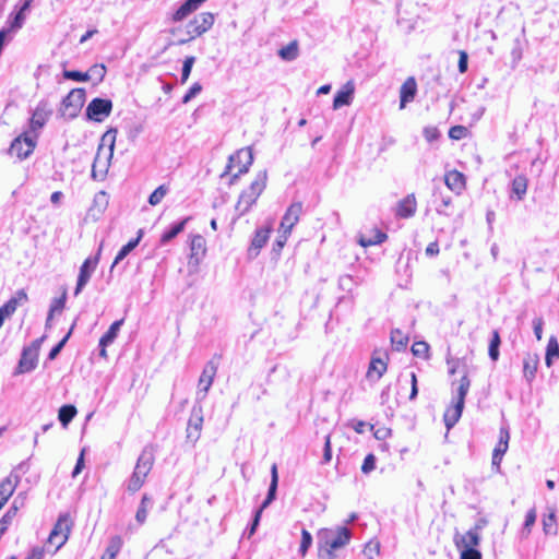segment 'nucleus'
<instances>
[{"label": "nucleus", "instance_id": "f257e3e1", "mask_svg": "<svg viewBox=\"0 0 559 559\" xmlns=\"http://www.w3.org/2000/svg\"><path fill=\"white\" fill-rule=\"evenodd\" d=\"M117 130L109 129L103 136L98 146L94 163L92 165V177L103 179L109 168L110 159L114 155Z\"/></svg>", "mask_w": 559, "mask_h": 559}, {"label": "nucleus", "instance_id": "f03ea898", "mask_svg": "<svg viewBox=\"0 0 559 559\" xmlns=\"http://www.w3.org/2000/svg\"><path fill=\"white\" fill-rule=\"evenodd\" d=\"M154 465V453L150 447H145L135 463L132 475L127 481V490L131 493L139 491L145 483L146 476Z\"/></svg>", "mask_w": 559, "mask_h": 559}, {"label": "nucleus", "instance_id": "7ed1b4c3", "mask_svg": "<svg viewBox=\"0 0 559 559\" xmlns=\"http://www.w3.org/2000/svg\"><path fill=\"white\" fill-rule=\"evenodd\" d=\"M267 171L261 170L257 174L254 180L251 182L248 189L243 190L236 204V211L239 216L248 213L252 205L257 202L266 187Z\"/></svg>", "mask_w": 559, "mask_h": 559}, {"label": "nucleus", "instance_id": "20e7f679", "mask_svg": "<svg viewBox=\"0 0 559 559\" xmlns=\"http://www.w3.org/2000/svg\"><path fill=\"white\" fill-rule=\"evenodd\" d=\"M318 545H325L330 549L336 550L346 546L350 538L352 532L345 526L336 528H322L318 532Z\"/></svg>", "mask_w": 559, "mask_h": 559}, {"label": "nucleus", "instance_id": "39448f33", "mask_svg": "<svg viewBox=\"0 0 559 559\" xmlns=\"http://www.w3.org/2000/svg\"><path fill=\"white\" fill-rule=\"evenodd\" d=\"M253 163V153L250 147L241 148L236 154L230 155L228 158V163L226 165L225 171L222 176H226L231 173L234 167H238L236 174H234L230 178L229 183L234 185L236 180L243 174L249 171L250 166Z\"/></svg>", "mask_w": 559, "mask_h": 559}, {"label": "nucleus", "instance_id": "423d86ee", "mask_svg": "<svg viewBox=\"0 0 559 559\" xmlns=\"http://www.w3.org/2000/svg\"><path fill=\"white\" fill-rule=\"evenodd\" d=\"M218 365L219 356L216 355L205 364L198 383V391L195 397L198 404L205 400L213 384L214 378L218 369Z\"/></svg>", "mask_w": 559, "mask_h": 559}, {"label": "nucleus", "instance_id": "0eeeda50", "mask_svg": "<svg viewBox=\"0 0 559 559\" xmlns=\"http://www.w3.org/2000/svg\"><path fill=\"white\" fill-rule=\"evenodd\" d=\"M214 24V14L211 12H202L190 21L186 26L187 37L179 40V44H187L198 36L207 32Z\"/></svg>", "mask_w": 559, "mask_h": 559}, {"label": "nucleus", "instance_id": "6e6552de", "mask_svg": "<svg viewBox=\"0 0 559 559\" xmlns=\"http://www.w3.org/2000/svg\"><path fill=\"white\" fill-rule=\"evenodd\" d=\"M85 102V90L73 88L62 100L60 115L66 119L75 118Z\"/></svg>", "mask_w": 559, "mask_h": 559}, {"label": "nucleus", "instance_id": "1a4fd4ad", "mask_svg": "<svg viewBox=\"0 0 559 559\" xmlns=\"http://www.w3.org/2000/svg\"><path fill=\"white\" fill-rule=\"evenodd\" d=\"M37 138V134L24 132L12 141L9 147V154L16 156L20 160L27 158L36 146Z\"/></svg>", "mask_w": 559, "mask_h": 559}, {"label": "nucleus", "instance_id": "9d476101", "mask_svg": "<svg viewBox=\"0 0 559 559\" xmlns=\"http://www.w3.org/2000/svg\"><path fill=\"white\" fill-rule=\"evenodd\" d=\"M112 110V102L107 98H94L87 105L85 115L88 120L102 122Z\"/></svg>", "mask_w": 559, "mask_h": 559}, {"label": "nucleus", "instance_id": "9b49d317", "mask_svg": "<svg viewBox=\"0 0 559 559\" xmlns=\"http://www.w3.org/2000/svg\"><path fill=\"white\" fill-rule=\"evenodd\" d=\"M40 340H35L31 346L25 347L22 352L21 359L17 366V373H25L34 370L37 365L38 350Z\"/></svg>", "mask_w": 559, "mask_h": 559}, {"label": "nucleus", "instance_id": "f8f14e48", "mask_svg": "<svg viewBox=\"0 0 559 559\" xmlns=\"http://www.w3.org/2000/svg\"><path fill=\"white\" fill-rule=\"evenodd\" d=\"M302 209L301 202H294L288 206L280 226L281 230H284V234L292 233L293 227L299 222Z\"/></svg>", "mask_w": 559, "mask_h": 559}, {"label": "nucleus", "instance_id": "ddd939ff", "mask_svg": "<svg viewBox=\"0 0 559 559\" xmlns=\"http://www.w3.org/2000/svg\"><path fill=\"white\" fill-rule=\"evenodd\" d=\"M509 440H510L509 428L506 426H502L499 430V441L492 452L491 464L497 469L500 468V463L502 461V457L506 454V452L508 451Z\"/></svg>", "mask_w": 559, "mask_h": 559}, {"label": "nucleus", "instance_id": "4468645a", "mask_svg": "<svg viewBox=\"0 0 559 559\" xmlns=\"http://www.w3.org/2000/svg\"><path fill=\"white\" fill-rule=\"evenodd\" d=\"M483 528V525L476 524L473 528L467 531L464 535L455 537L456 547L462 549H476V547L480 543L479 532Z\"/></svg>", "mask_w": 559, "mask_h": 559}, {"label": "nucleus", "instance_id": "2eb2a0df", "mask_svg": "<svg viewBox=\"0 0 559 559\" xmlns=\"http://www.w3.org/2000/svg\"><path fill=\"white\" fill-rule=\"evenodd\" d=\"M98 263V259L97 258H87L83 264L81 265L80 267V272H79V276H78V282H76V287L74 289V296H78L82 290L83 288L85 287V285L88 283L96 265Z\"/></svg>", "mask_w": 559, "mask_h": 559}, {"label": "nucleus", "instance_id": "dca6fc26", "mask_svg": "<svg viewBox=\"0 0 559 559\" xmlns=\"http://www.w3.org/2000/svg\"><path fill=\"white\" fill-rule=\"evenodd\" d=\"M417 211V201L414 193L407 194L399 201L395 209V216L400 218H409Z\"/></svg>", "mask_w": 559, "mask_h": 559}, {"label": "nucleus", "instance_id": "f3484780", "mask_svg": "<svg viewBox=\"0 0 559 559\" xmlns=\"http://www.w3.org/2000/svg\"><path fill=\"white\" fill-rule=\"evenodd\" d=\"M19 483L20 476L13 472L0 483V510L13 495Z\"/></svg>", "mask_w": 559, "mask_h": 559}, {"label": "nucleus", "instance_id": "a211bd4d", "mask_svg": "<svg viewBox=\"0 0 559 559\" xmlns=\"http://www.w3.org/2000/svg\"><path fill=\"white\" fill-rule=\"evenodd\" d=\"M271 227H262L255 230V234L251 240V246L248 249L249 258H255L260 253V250L265 246L270 237Z\"/></svg>", "mask_w": 559, "mask_h": 559}, {"label": "nucleus", "instance_id": "6ab92c4d", "mask_svg": "<svg viewBox=\"0 0 559 559\" xmlns=\"http://www.w3.org/2000/svg\"><path fill=\"white\" fill-rule=\"evenodd\" d=\"M123 324V320H117L115 321L108 329V331L100 337L99 340V356L106 358L107 352L106 348L110 344L115 342V340L118 336V333Z\"/></svg>", "mask_w": 559, "mask_h": 559}, {"label": "nucleus", "instance_id": "aec40b11", "mask_svg": "<svg viewBox=\"0 0 559 559\" xmlns=\"http://www.w3.org/2000/svg\"><path fill=\"white\" fill-rule=\"evenodd\" d=\"M417 94V83L415 78L409 76L400 88V108L404 109L406 105L414 100Z\"/></svg>", "mask_w": 559, "mask_h": 559}, {"label": "nucleus", "instance_id": "412c9836", "mask_svg": "<svg viewBox=\"0 0 559 559\" xmlns=\"http://www.w3.org/2000/svg\"><path fill=\"white\" fill-rule=\"evenodd\" d=\"M203 424L202 407L201 405H194L192 408V416L188 423V438L194 441L199 439L200 431Z\"/></svg>", "mask_w": 559, "mask_h": 559}, {"label": "nucleus", "instance_id": "4be33fe9", "mask_svg": "<svg viewBox=\"0 0 559 559\" xmlns=\"http://www.w3.org/2000/svg\"><path fill=\"white\" fill-rule=\"evenodd\" d=\"M354 91V84L352 82H347L340 91L336 92L333 99V108L338 109L343 106L350 105L353 102Z\"/></svg>", "mask_w": 559, "mask_h": 559}, {"label": "nucleus", "instance_id": "5701e85b", "mask_svg": "<svg viewBox=\"0 0 559 559\" xmlns=\"http://www.w3.org/2000/svg\"><path fill=\"white\" fill-rule=\"evenodd\" d=\"M190 251L189 263L199 264L206 252L205 239L201 235H195L191 238Z\"/></svg>", "mask_w": 559, "mask_h": 559}, {"label": "nucleus", "instance_id": "b1692460", "mask_svg": "<svg viewBox=\"0 0 559 559\" xmlns=\"http://www.w3.org/2000/svg\"><path fill=\"white\" fill-rule=\"evenodd\" d=\"M444 182L447 187L456 194H461L465 189V177L457 170L448 171L444 176Z\"/></svg>", "mask_w": 559, "mask_h": 559}, {"label": "nucleus", "instance_id": "393cba45", "mask_svg": "<svg viewBox=\"0 0 559 559\" xmlns=\"http://www.w3.org/2000/svg\"><path fill=\"white\" fill-rule=\"evenodd\" d=\"M33 2L34 0H21L16 4L17 12L14 14L11 21L12 28L19 29L23 26L26 19V14L29 11Z\"/></svg>", "mask_w": 559, "mask_h": 559}, {"label": "nucleus", "instance_id": "a878e982", "mask_svg": "<svg viewBox=\"0 0 559 559\" xmlns=\"http://www.w3.org/2000/svg\"><path fill=\"white\" fill-rule=\"evenodd\" d=\"M528 180L525 175H518L511 182V197L522 201L527 192Z\"/></svg>", "mask_w": 559, "mask_h": 559}, {"label": "nucleus", "instance_id": "bb28decb", "mask_svg": "<svg viewBox=\"0 0 559 559\" xmlns=\"http://www.w3.org/2000/svg\"><path fill=\"white\" fill-rule=\"evenodd\" d=\"M539 357L537 354H527L523 359V376L531 383L536 374Z\"/></svg>", "mask_w": 559, "mask_h": 559}, {"label": "nucleus", "instance_id": "cd10ccee", "mask_svg": "<svg viewBox=\"0 0 559 559\" xmlns=\"http://www.w3.org/2000/svg\"><path fill=\"white\" fill-rule=\"evenodd\" d=\"M277 485H278L277 465L273 464L272 467H271V483H270V487H269V490H267L266 498L264 499V501L260 506L261 510L266 509L273 502V500L276 498Z\"/></svg>", "mask_w": 559, "mask_h": 559}, {"label": "nucleus", "instance_id": "c85d7f7f", "mask_svg": "<svg viewBox=\"0 0 559 559\" xmlns=\"http://www.w3.org/2000/svg\"><path fill=\"white\" fill-rule=\"evenodd\" d=\"M385 371L386 362L379 357H372L367 371V378L371 381H378Z\"/></svg>", "mask_w": 559, "mask_h": 559}, {"label": "nucleus", "instance_id": "c756f323", "mask_svg": "<svg viewBox=\"0 0 559 559\" xmlns=\"http://www.w3.org/2000/svg\"><path fill=\"white\" fill-rule=\"evenodd\" d=\"M190 217H186L177 223H174L168 229H166L160 236L159 243L162 246L171 241L175 237H177L186 227V224Z\"/></svg>", "mask_w": 559, "mask_h": 559}, {"label": "nucleus", "instance_id": "7c9ffc66", "mask_svg": "<svg viewBox=\"0 0 559 559\" xmlns=\"http://www.w3.org/2000/svg\"><path fill=\"white\" fill-rule=\"evenodd\" d=\"M463 408L464 405L454 402L453 406L445 411L443 415V420L448 430L454 427L455 424L459 421V419L462 416Z\"/></svg>", "mask_w": 559, "mask_h": 559}, {"label": "nucleus", "instance_id": "2f4dec72", "mask_svg": "<svg viewBox=\"0 0 559 559\" xmlns=\"http://www.w3.org/2000/svg\"><path fill=\"white\" fill-rule=\"evenodd\" d=\"M436 211L440 215L451 216L452 213L448 209L452 205V198L450 195H443L442 192L437 189L433 191Z\"/></svg>", "mask_w": 559, "mask_h": 559}, {"label": "nucleus", "instance_id": "473e14b6", "mask_svg": "<svg viewBox=\"0 0 559 559\" xmlns=\"http://www.w3.org/2000/svg\"><path fill=\"white\" fill-rule=\"evenodd\" d=\"M143 236L142 229L139 230L138 237L134 239H131L128 243H126L117 253L114 263L111 265V270L119 264L120 261H122L140 242L141 238Z\"/></svg>", "mask_w": 559, "mask_h": 559}, {"label": "nucleus", "instance_id": "72a5a7b5", "mask_svg": "<svg viewBox=\"0 0 559 559\" xmlns=\"http://www.w3.org/2000/svg\"><path fill=\"white\" fill-rule=\"evenodd\" d=\"M122 547V539L120 536L116 535L109 539V543L105 549L104 555L100 559H116L117 555L120 552Z\"/></svg>", "mask_w": 559, "mask_h": 559}, {"label": "nucleus", "instance_id": "f704fd0d", "mask_svg": "<svg viewBox=\"0 0 559 559\" xmlns=\"http://www.w3.org/2000/svg\"><path fill=\"white\" fill-rule=\"evenodd\" d=\"M47 121V116L44 110L36 109L29 120V133L37 134L38 130H40Z\"/></svg>", "mask_w": 559, "mask_h": 559}, {"label": "nucleus", "instance_id": "c9c22d12", "mask_svg": "<svg viewBox=\"0 0 559 559\" xmlns=\"http://www.w3.org/2000/svg\"><path fill=\"white\" fill-rule=\"evenodd\" d=\"M152 504H153V501H152L151 497H148L146 493L143 495L140 506L135 513V520L140 525H142L146 521L147 513H148V510L152 507Z\"/></svg>", "mask_w": 559, "mask_h": 559}, {"label": "nucleus", "instance_id": "e433bc0d", "mask_svg": "<svg viewBox=\"0 0 559 559\" xmlns=\"http://www.w3.org/2000/svg\"><path fill=\"white\" fill-rule=\"evenodd\" d=\"M278 56L285 61L296 60L299 56L298 43L293 40L287 46L282 47L278 50Z\"/></svg>", "mask_w": 559, "mask_h": 559}, {"label": "nucleus", "instance_id": "4c0bfd02", "mask_svg": "<svg viewBox=\"0 0 559 559\" xmlns=\"http://www.w3.org/2000/svg\"><path fill=\"white\" fill-rule=\"evenodd\" d=\"M66 300H67V290L63 289V292H62L60 297L52 299V301L50 304V308H49V312H48L46 324L49 323V321L52 319V317L56 313H61L62 312V310L64 309V306H66Z\"/></svg>", "mask_w": 559, "mask_h": 559}, {"label": "nucleus", "instance_id": "58836bf2", "mask_svg": "<svg viewBox=\"0 0 559 559\" xmlns=\"http://www.w3.org/2000/svg\"><path fill=\"white\" fill-rule=\"evenodd\" d=\"M559 358V344L555 336H551L548 341L546 348L545 362L548 367L552 365L554 359Z\"/></svg>", "mask_w": 559, "mask_h": 559}, {"label": "nucleus", "instance_id": "ea45409f", "mask_svg": "<svg viewBox=\"0 0 559 559\" xmlns=\"http://www.w3.org/2000/svg\"><path fill=\"white\" fill-rule=\"evenodd\" d=\"M543 531L546 535H557V519L555 510L543 518Z\"/></svg>", "mask_w": 559, "mask_h": 559}, {"label": "nucleus", "instance_id": "a19ab883", "mask_svg": "<svg viewBox=\"0 0 559 559\" xmlns=\"http://www.w3.org/2000/svg\"><path fill=\"white\" fill-rule=\"evenodd\" d=\"M500 344H501V340H500L499 332L497 330H493L491 333V338H490L489 347H488V355L492 361H497L499 358Z\"/></svg>", "mask_w": 559, "mask_h": 559}, {"label": "nucleus", "instance_id": "79ce46f5", "mask_svg": "<svg viewBox=\"0 0 559 559\" xmlns=\"http://www.w3.org/2000/svg\"><path fill=\"white\" fill-rule=\"evenodd\" d=\"M469 386H471V380L468 379L467 374L465 373L460 379V384H459L457 390H456L455 403L464 405L465 397H466V395L468 393Z\"/></svg>", "mask_w": 559, "mask_h": 559}, {"label": "nucleus", "instance_id": "37998d69", "mask_svg": "<svg viewBox=\"0 0 559 559\" xmlns=\"http://www.w3.org/2000/svg\"><path fill=\"white\" fill-rule=\"evenodd\" d=\"M76 415V408L73 405H63L60 407L58 413V419L61 423V425L66 428L69 423L74 418Z\"/></svg>", "mask_w": 559, "mask_h": 559}, {"label": "nucleus", "instance_id": "c03bdc74", "mask_svg": "<svg viewBox=\"0 0 559 559\" xmlns=\"http://www.w3.org/2000/svg\"><path fill=\"white\" fill-rule=\"evenodd\" d=\"M391 342L396 350H402L406 347L408 337L400 329H394L391 331Z\"/></svg>", "mask_w": 559, "mask_h": 559}, {"label": "nucleus", "instance_id": "a18cd8bd", "mask_svg": "<svg viewBox=\"0 0 559 559\" xmlns=\"http://www.w3.org/2000/svg\"><path fill=\"white\" fill-rule=\"evenodd\" d=\"M51 532H56L58 535H67L69 537V534H70V518H69V515L68 514L60 515Z\"/></svg>", "mask_w": 559, "mask_h": 559}, {"label": "nucleus", "instance_id": "49530a36", "mask_svg": "<svg viewBox=\"0 0 559 559\" xmlns=\"http://www.w3.org/2000/svg\"><path fill=\"white\" fill-rule=\"evenodd\" d=\"M169 188L166 185L157 187L148 197V203L153 206L159 204L165 195L168 193Z\"/></svg>", "mask_w": 559, "mask_h": 559}, {"label": "nucleus", "instance_id": "de8ad7c7", "mask_svg": "<svg viewBox=\"0 0 559 559\" xmlns=\"http://www.w3.org/2000/svg\"><path fill=\"white\" fill-rule=\"evenodd\" d=\"M86 74L88 75V81L94 79L96 83H100L106 75V67L104 64H94L86 71Z\"/></svg>", "mask_w": 559, "mask_h": 559}, {"label": "nucleus", "instance_id": "09e8293b", "mask_svg": "<svg viewBox=\"0 0 559 559\" xmlns=\"http://www.w3.org/2000/svg\"><path fill=\"white\" fill-rule=\"evenodd\" d=\"M536 518L537 514L535 508L530 509L525 515V521L522 528V534L524 536H528L531 534L532 527L536 522Z\"/></svg>", "mask_w": 559, "mask_h": 559}, {"label": "nucleus", "instance_id": "8fccbe9b", "mask_svg": "<svg viewBox=\"0 0 559 559\" xmlns=\"http://www.w3.org/2000/svg\"><path fill=\"white\" fill-rule=\"evenodd\" d=\"M68 540L67 535H58L56 532H50L47 544L53 547V551L59 550Z\"/></svg>", "mask_w": 559, "mask_h": 559}, {"label": "nucleus", "instance_id": "3c124183", "mask_svg": "<svg viewBox=\"0 0 559 559\" xmlns=\"http://www.w3.org/2000/svg\"><path fill=\"white\" fill-rule=\"evenodd\" d=\"M386 238H388L386 234H384L380 230H377L376 235L372 238L361 237L359 240V243L362 247H370V246L382 243Z\"/></svg>", "mask_w": 559, "mask_h": 559}, {"label": "nucleus", "instance_id": "603ef678", "mask_svg": "<svg viewBox=\"0 0 559 559\" xmlns=\"http://www.w3.org/2000/svg\"><path fill=\"white\" fill-rule=\"evenodd\" d=\"M412 353L416 357L428 358L429 345L425 341L415 342L412 346Z\"/></svg>", "mask_w": 559, "mask_h": 559}, {"label": "nucleus", "instance_id": "864d4df0", "mask_svg": "<svg viewBox=\"0 0 559 559\" xmlns=\"http://www.w3.org/2000/svg\"><path fill=\"white\" fill-rule=\"evenodd\" d=\"M312 545V536L311 534L306 530V528H302L301 531V542H300V547H299V552L302 557L306 556V554L308 552L309 548L311 547Z\"/></svg>", "mask_w": 559, "mask_h": 559}, {"label": "nucleus", "instance_id": "5fc2aeb1", "mask_svg": "<svg viewBox=\"0 0 559 559\" xmlns=\"http://www.w3.org/2000/svg\"><path fill=\"white\" fill-rule=\"evenodd\" d=\"M194 61H195V58L192 56L187 57L185 59L183 64H182V71H181V80H180L182 84L186 83L187 80L189 79L192 67L194 64Z\"/></svg>", "mask_w": 559, "mask_h": 559}, {"label": "nucleus", "instance_id": "6e6d98bb", "mask_svg": "<svg viewBox=\"0 0 559 559\" xmlns=\"http://www.w3.org/2000/svg\"><path fill=\"white\" fill-rule=\"evenodd\" d=\"M72 330H73V326L64 335V337L50 349V352L48 354V359L53 360L59 355V353L61 352V349L64 347L66 343L68 342Z\"/></svg>", "mask_w": 559, "mask_h": 559}, {"label": "nucleus", "instance_id": "4d7b16f0", "mask_svg": "<svg viewBox=\"0 0 559 559\" xmlns=\"http://www.w3.org/2000/svg\"><path fill=\"white\" fill-rule=\"evenodd\" d=\"M63 76L68 80L76 81V82H86L88 81V75L86 72H81L76 70H64Z\"/></svg>", "mask_w": 559, "mask_h": 559}, {"label": "nucleus", "instance_id": "13d9d810", "mask_svg": "<svg viewBox=\"0 0 559 559\" xmlns=\"http://www.w3.org/2000/svg\"><path fill=\"white\" fill-rule=\"evenodd\" d=\"M262 512H263V510H261V508H259L254 512V516H253L251 525L249 527H247L243 533L248 538H250L255 533L257 527L259 526V523H260Z\"/></svg>", "mask_w": 559, "mask_h": 559}, {"label": "nucleus", "instance_id": "bf43d9fd", "mask_svg": "<svg viewBox=\"0 0 559 559\" xmlns=\"http://www.w3.org/2000/svg\"><path fill=\"white\" fill-rule=\"evenodd\" d=\"M376 462H377V459H376L374 454L369 453L368 455H366V457L362 462V465H361V472L364 474L371 473L376 468Z\"/></svg>", "mask_w": 559, "mask_h": 559}, {"label": "nucleus", "instance_id": "052dcab7", "mask_svg": "<svg viewBox=\"0 0 559 559\" xmlns=\"http://www.w3.org/2000/svg\"><path fill=\"white\" fill-rule=\"evenodd\" d=\"M467 133V129L463 126H454L449 130V136L453 140H461Z\"/></svg>", "mask_w": 559, "mask_h": 559}, {"label": "nucleus", "instance_id": "680f3d73", "mask_svg": "<svg viewBox=\"0 0 559 559\" xmlns=\"http://www.w3.org/2000/svg\"><path fill=\"white\" fill-rule=\"evenodd\" d=\"M202 90V86L200 83H194L189 91L185 94L182 97V103L187 104L189 103L193 97H195Z\"/></svg>", "mask_w": 559, "mask_h": 559}, {"label": "nucleus", "instance_id": "e2e57ef3", "mask_svg": "<svg viewBox=\"0 0 559 559\" xmlns=\"http://www.w3.org/2000/svg\"><path fill=\"white\" fill-rule=\"evenodd\" d=\"M318 559H334V550L325 545H318Z\"/></svg>", "mask_w": 559, "mask_h": 559}, {"label": "nucleus", "instance_id": "0e129e2a", "mask_svg": "<svg viewBox=\"0 0 559 559\" xmlns=\"http://www.w3.org/2000/svg\"><path fill=\"white\" fill-rule=\"evenodd\" d=\"M459 56H460L459 63H457L459 71H460V73H465L467 71V66H468V56H467L466 51H464V50H460Z\"/></svg>", "mask_w": 559, "mask_h": 559}, {"label": "nucleus", "instance_id": "69168bd1", "mask_svg": "<svg viewBox=\"0 0 559 559\" xmlns=\"http://www.w3.org/2000/svg\"><path fill=\"white\" fill-rule=\"evenodd\" d=\"M332 459L331 436L326 435L324 438L323 463H329Z\"/></svg>", "mask_w": 559, "mask_h": 559}, {"label": "nucleus", "instance_id": "338daca9", "mask_svg": "<svg viewBox=\"0 0 559 559\" xmlns=\"http://www.w3.org/2000/svg\"><path fill=\"white\" fill-rule=\"evenodd\" d=\"M461 559H481V554L477 549H462Z\"/></svg>", "mask_w": 559, "mask_h": 559}, {"label": "nucleus", "instance_id": "774afa93", "mask_svg": "<svg viewBox=\"0 0 559 559\" xmlns=\"http://www.w3.org/2000/svg\"><path fill=\"white\" fill-rule=\"evenodd\" d=\"M424 136L428 142H432L439 138V131L436 127H426L424 129Z\"/></svg>", "mask_w": 559, "mask_h": 559}]
</instances>
